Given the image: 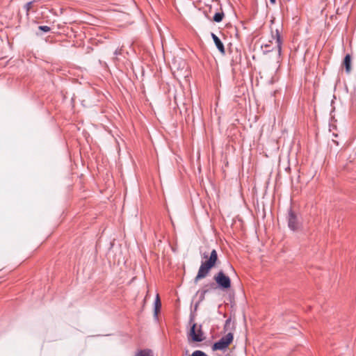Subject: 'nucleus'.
<instances>
[{"label":"nucleus","instance_id":"f03ea898","mask_svg":"<svg viewBox=\"0 0 356 356\" xmlns=\"http://www.w3.org/2000/svg\"><path fill=\"white\" fill-rule=\"evenodd\" d=\"M209 10L207 13V17H210V15H212V8L214 9L215 13L213 15V20L216 22H220L225 15L222 11V8L219 0H212L211 3L208 6Z\"/></svg>","mask_w":356,"mask_h":356},{"label":"nucleus","instance_id":"aec40b11","mask_svg":"<svg viewBox=\"0 0 356 356\" xmlns=\"http://www.w3.org/2000/svg\"><path fill=\"white\" fill-rule=\"evenodd\" d=\"M214 13H215V10H214V9H213V8H212V15H214Z\"/></svg>","mask_w":356,"mask_h":356},{"label":"nucleus","instance_id":"6ab92c4d","mask_svg":"<svg viewBox=\"0 0 356 356\" xmlns=\"http://www.w3.org/2000/svg\"><path fill=\"white\" fill-rule=\"evenodd\" d=\"M198 304H199V302H197V303L195 304V310H196V309H197V307H198Z\"/></svg>","mask_w":356,"mask_h":356},{"label":"nucleus","instance_id":"f257e3e1","mask_svg":"<svg viewBox=\"0 0 356 356\" xmlns=\"http://www.w3.org/2000/svg\"><path fill=\"white\" fill-rule=\"evenodd\" d=\"M202 257L203 259H207V260L202 261L197 274L194 279L195 283H197L199 280L206 277L218 261V254L216 250H213L211 252L210 255L204 252L202 254Z\"/></svg>","mask_w":356,"mask_h":356},{"label":"nucleus","instance_id":"9b49d317","mask_svg":"<svg viewBox=\"0 0 356 356\" xmlns=\"http://www.w3.org/2000/svg\"><path fill=\"white\" fill-rule=\"evenodd\" d=\"M161 304L160 302L159 296L157 294L156 297L155 302H154V316H157L158 313L161 309Z\"/></svg>","mask_w":356,"mask_h":356},{"label":"nucleus","instance_id":"dca6fc26","mask_svg":"<svg viewBox=\"0 0 356 356\" xmlns=\"http://www.w3.org/2000/svg\"><path fill=\"white\" fill-rule=\"evenodd\" d=\"M207 293V291L206 290H203L202 292H201V294H200V301H202L204 300V296H205V293Z\"/></svg>","mask_w":356,"mask_h":356},{"label":"nucleus","instance_id":"4468645a","mask_svg":"<svg viewBox=\"0 0 356 356\" xmlns=\"http://www.w3.org/2000/svg\"><path fill=\"white\" fill-rule=\"evenodd\" d=\"M38 29L44 32H49L51 30L50 27L47 26H40Z\"/></svg>","mask_w":356,"mask_h":356},{"label":"nucleus","instance_id":"1a4fd4ad","mask_svg":"<svg viewBox=\"0 0 356 356\" xmlns=\"http://www.w3.org/2000/svg\"><path fill=\"white\" fill-rule=\"evenodd\" d=\"M343 65H344V67L346 68V72L347 73H350V72L351 71V57L349 54H347L345 56V58L343 59Z\"/></svg>","mask_w":356,"mask_h":356},{"label":"nucleus","instance_id":"f8f14e48","mask_svg":"<svg viewBox=\"0 0 356 356\" xmlns=\"http://www.w3.org/2000/svg\"><path fill=\"white\" fill-rule=\"evenodd\" d=\"M33 1H30L24 6V8L26 10V15H29V11L31 10V9L33 6Z\"/></svg>","mask_w":356,"mask_h":356},{"label":"nucleus","instance_id":"20e7f679","mask_svg":"<svg viewBox=\"0 0 356 356\" xmlns=\"http://www.w3.org/2000/svg\"><path fill=\"white\" fill-rule=\"evenodd\" d=\"M194 315L191 314L190 316V323H192L190 332L188 333L189 337L191 338L193 341L195 342H201L204 339V337L203 336V332L202 331V326L200 325V327L198 330L196 332L195 327H196V323L194 322Z\"/></svg>","mask_w":356,"mask_h":356},{"label":"nucleus","instance_id":"ddd939ff","mask_svg":"<svg viewBox=\"0 0 356 356\" xmlns=\"http://www.w3.org/2000/svg\"><path fill=\"white\" fill-rule=\"evenodd\" d=\"M191 356H208L202 350H195L194 351Z\"/></svg>","mask_w":356,"mask_h":356},{"label":"nucleus","instance_id":"423d86ee","mask_svg":"<svg viewBox=\"0 0 356 356\" xmlns=\"http://www.w3.org/2000/svg\"><path fill=\"white\" fill-rule=\"evenodd\" d=\"M214 280L222 289H229L231 286L230 278L225 275L222 270H220L215 276Z\"/></svg>","mask_w":356,"mask_h":356},{"label":"nucleus","instance_id":"0eeeda50","mask_svg":"<svg viewBox=\"0 0 356 356\" xmlns=\"http://www.w3.org/2000/svg\"><path fill=\"white\" fill-rule=\"evenodd\" d=\"M288 226L293 231L296 230L298 229V222L297 216L292 211L291 209H289V211Z\"/></svg>","mask_w":356,"mask_h":356},{"label":"nucleus","instance_id":"a211bd4d","mask_svg":"<svg viewBox=\"0 0 356 356\" xmlns=\"http://www.w3.org/2000/svg\"><path fill=\"white\" fill-rule=\"evenodd\" d=\"M270 3H271L272 4H275V2H276V0H270Z\"/></svg>","mask_w":356,"mask_h":356},{"label":"nucleus","instance_id":"9d476101","mask_svg":"<svg viewBox=\"0 0 356 356\" xmlns=\"http://www.w3.org/2000/svg\"><path fill=\"white\" fill-rule=\"evenodd\" d=\"M136 356H154L153 352L149 349H144L138 351Z\"/></svg>","mask_w":356,"mask_h":356},{"label":"nucleus","instance_id":"2eb2a0df","mask_svg":"<svg viewBox=\"0 0 356 356\" xmlns=\"http://www.w3.org/2000/svg\"><path fill=\"white\" fill-rule=\"evenodd\" d=\"M230 323H231V318H228L225 321V323L224 325V330L225 331H227L228 330L229 326L230 325Z\"/></svg>","mask_w":356,"mask_h":356},{"label":"nucleus","instance_id":"7ed1b4c3","mask_svg":"<svg viewBox=\"0 0 356 356\" xmlns=\"http://www.w3.org/2000/svg\"><path fill=\"white\" fill-rule=\"evenodd\" d=\"M273 44L274 47L272 50L275 49L277 58H280L282 50V41L278 30H275V32L272 31L271 39L267 43L264 44L262 47L268 48Z\"/></svg>","mask_w":356,"mask_h":356},{"label":"nucleus","instance_id":"39448f33","mask_svg":"<svg viewBox=\"0 0 356 356\" xmlns=\"http://www.w3.org/2000/svg\"><path fill=\"white\" fill-rule=\"evenodd\" d=\"M233 334L232 332H229L225 336L222 337L219 341L213 343L212 346V350L213 351L224 350L233 341Z\"/></svg>","mask_w":356,"mask_h":356},{"label":"nucleus","instance_id":"f3484780","mask_svg":"<svg viewBox=\"0 0 356 356\" xmlns=\"http://www.w3.org/2000/svg\"><path fill=\"white\" fill-rule=\"evenodd\" d=\"M283 159H284L286 161H287L289 162V165L291 164V160L289 159V157L286 156V157H283Z\"/></svg>","mask_w":356,"mask_h":356},{"label":"nucleus","instance_id":"6e6552de","mask_svg":"<svg viewBox=\"0 0 356 356\" xmlns=\"http://www.w3.org/2000/svg\"><path fill=\"white\" fill-rule=\"evenodd\" d=\"M211 37H212V38H213V40L214 41V43L216 44V47L220 51V52L222 54H225V47H224V45H223L222 42L219 39V38L216 35H215L214 33H211Z\"/></svg>","mask_w":356,"mask_h":356}]
</instances>
